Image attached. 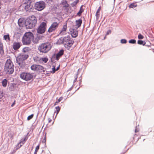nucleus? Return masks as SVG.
<instances>
[{
	"instance_id": "nucleus-1",
	"label": "nucleus",
	"mask_w": 154,
	"mask_h": 154,
	"mask_svg": "<svg viewBox=\"0 0 154 154\" xmlns=\"http://www.w3.org/2000/svg\"><path fill=\"white\" fill-rule=\"evenodd\" d=\"M37 23L36 17L32 16L26 19L25 22V25L27 28L32 29L34 27Z\"/></svg>"
},
{
	"instance_id": "nucleus-2",
	"label": "nucleus",
	"mask_w": 154,
	"mask_h": 154,
	"mask_svg": "<svg viewBox=\"0 0 154 154\" xmlns=\"http://www.w3.org/2000/svg\"><path fill=\"white\" fill-rule=\"evenodd\" d=\"M4 71L6 74H11L13 73L14 72L13 64L10 59L7 60L5 63Z\"/></svg>"
},
{
	"instance_id": "nucleus-3",
	"label": "nucleus",
	"mask_w": 154,
	"mask_h": 154,
	"mask_svg": "<svg viewBox=\"0 0 154 154\" xmlns=\"http://www.w3.org/2000/svg\"><path fill=\"white\" fill-rule=\"evenodd\" d=\"M52 45L51 43L47 42L42 44L38 48L39 51L43 53H47L51 50Z\"/></svg>"
},
{
	"instance_id": "nucleus-4",
	"label": "nucleus",
	"mask_w": 154,
	"mask_h": 154,
	"mask_svg": "<svg viewBox=\"0 0 154 154\" xmlns=\"http://www.w3.org/2000/svg\"><path fill=\"white\" fill-rule=\"evenodd\" d=\"M33 34L30 32H26L23 37L22 42L24 45H29L30 44L33 39Z\"/></svg>"
},
{
	"instance_id": "nucleus-5",
	"label": "nucleus",
	"mask_w": 154,
	"mask_h": 154,
	"mask_svg": "<svg viewBox=\"0 0 154 154\" xmlns=\"http://www.w3.org/2000/svg\"><path fill=\"white\" fill-rule=\"evenodd\" d=\"M29 57L27 54H20L16 58L17 63L21 68L24 67L25 63L24 61L27 59Z\"/></svg>"
},
{
	"instance_id": "nucleus-6",
	"label": "nucleus",
	"mask_w": 154,
	"mask_h": 154,
	"mask_svg": "<svg viewBox=\"0 0 154 154\" xmlns=\"http://www.w3.org/2000/svg\"><path fill=\"white\" fill-rule=\"evenodd\" d=\"M60 40L62 41V43L66 48L71 47L74 42L69 36L65 37L62 39H60Z\"/></svg>"
},
{
	"instance_id": "nucleus-7",
	"label": "nucleus",
	"mask_w": 154,
	"mask_h": 154,
	"mask_svg": "<svg viewBox=\"0 0 154 154\" xmlns=\"http://www.w3.org/2000/svg\"><path fill=\"white\" fill-rule=\"evenodd\" d=\"M31 69L33 71L39 72H45L44 67L41 65L33 64L31 66Z\"/></svg>"
},
{
	"instance_id": "nucleus-8",
	"label": "nucleus",
	"mask_w": 154,
	"mask_h": 154,
	"mask_svg": "<svg viewBox=\"0 0 154 154\" xmlns=\"http://www.w3.org/2000/svg\"><path fill=\"white\" fill-rule=\"evenodd\" d=\"M33 77L32 74L24 72H22L20 75V77L21 78L26 81L31 80Z\"/></svg>"
},
{
	"instance_id": "nucleus-9",
	"label": "nucleus",
	"mask_w": 154,
	"mask_h": 154,
	"mask_svg": "<svg viewBox=\"0 0 154 154\" xmlns=\"http://www.w3.org/2000/svg\"><path fill=\"white\" fill-rule=\"evenodd\" d=\"M35 9L38 11H41L44 9L45 7V4L43 1L36 2L35 5Z\"/></svg>"
},
{
	"instance_id": "nucleus-10",
	"label": "nucleus",
	"mask_w": 154,
	"mask_h": 154,
	"mask_svg": "<svg viewBox=\"0 0 154 154\" xmlns=\"http://www.w3.org/2000/svg\"><path fill=\"white\" fill-rule=\"evenodd\" d=\"M24 5V9L26 11H30L33 8V3L31 0H28Z\"/></svg>"
},
{
	"instance_id": "nucleus-11",
	"label": "nucleus",
	"mask_w": 154,
	"mask_h": 154,
	"mask_svg": "<svg viewBox=\"0 0 154 154\" xmlns=\"http://www.w3.org/2000/svg\"><path fill=\"white\" fill-rule=\"evenodd\" d=\"M46 23L44 22H42L37 29L38 33L40 34H42L44 33L46 31Z\"/></svg>"
},
{
	"instance_id": "nucleus-12",
	"label": "nucleus",
	"mask_w": 154,
	"mask_h": 154,
	"mask_svg": "<svg viewBox=\"0 0 154 154\" xmlns=\"http://www.w3.org/2000/svg\"><path fill=\"white\" fill-rule=\"evenodd\" d=\"M59 23L57 22H54L51 24L48 30V32L51 33L54 32L59 26Z\"/></svg>"
},
{
	"instance_id": "nucleus-13",
	"label": "nucleus",
	"mask_w": 154,
	"mask_h": 154,
	"mask_svg": "<svg viewBox=\"0 0 154 154\" xmlns=\"http://www.w3.org/2000/svg\"><path fill=\"white\" fill-rule=\"evenodd\" d=\"M69 30L72 37L75 38L77 36L78 32L76 29L70 28Z\"/></svg>"
},
{
	"instance_id": "nucleus-14",
	"label": "nucleus",
	"mask_w": 154,
	"mask_h": 154,
	"mask_svg": "<svg viewBox=\"0 0 154 154\" xmlns=\"http://www.w3.org/2000/svg\"><path fill=\"white\" fill-rule=\"evenodd\" d=\"M48 59L47 57H44L38 58V61L40 63H46L48 61Z\"/></svg>"
},
{
	"instance_id": "nucleus-15",
	"label": "nucleus",
	"mask_w": 154,
	"mask_h": 154,
	"mask_svg": "<svg viewBox=\"0 0 154 154\" xmlns=\"http://www.w3.org/2000/svg\"><path fill=\"white\" fill-rule=\"evenodd\" d=\"M63 52L64 51L63 50H60L57 54L54 55V57H55L56 60H58L60 57L63 55Z\"/></svg>"
},
{
	"instance_id": "nucleus-16",
	"label": "nucleus",
	"mask_w": 154,
	"mask_h": 154,
	"mask_svg": "<svg viewBox=\"0 0 154 154\" xmlns=\"http://www.w3.org/2000/svg\"><path fill=\"white\" fill-rule=\"evenodd\" d=\"M13 48L15 50L18 49L20 47V43L19 42H14L13 45Z\"/></svg>"
},
{
	"instance_id": "nucleus-17",
	"label": "nucleus",
	"mask_w": 154,
	"mask_h": 154,
	"mask_svg": "<svg viewBox=\"0 0 154 154\" xmlns=\"http://www.w3.org/2000/svg\"><path fill=\"white\" fill-rule=\"evenodd\" d=\"M27 138L25 137L23 139H21L20 143L17 145L18 149L21 147L24 144L25 142L27 140Z\"/></svg>"
},
{
	"instance_id": "nucleus-18",
	"label": "nucleus",
	"mask_w": 154,
	"mask_h": 154,
	"mask_svg": "<svg viewBox=\"0 0 154 154\" xmlns=\"http://www.w3.org/2000/svg\"><path fill=\"white\" fill-rule=\"evenodd\" d=\"M82 20L81 19L76 20L75 26L77 28L81 26L82 23Z\"/></svg>"
},
{
	"instance_id": "nucleus-19",
	"label": "nucleus",
	"mask_w": 154,
	"mask_h": 154,
	"mask_svg": "<svg viewBox=\"0 0 154 154\" xmlns=\"http://www.w3.org/2000/svg\"><path fill=\"white\" fill-rule=\"evenodd\" d=\"M0 54L2 55L4 54V50L2 43L0 42Z\"/></svg>"
},
{
	"instance_id": "nucleus-20",
	"label": "nucleus",
	"mask_w": 154,
	"mask_h": 154,
	"mask_svg": "<svg viewBox=\"0 0 154 154\" xmlns=\"http://www.w3.org/2000/svg\"><path fill=\"white\" fill-rule=\"evenodd\" d=\"M100 9L101 7L100 6L96 12L95 16H96V18L97 19H98L99 17Z\"/></svg>"
},
{
	"instance_id": "nucleus-21",
	"label": "nucleus",
	"mask_w": 154,
	"mask_h": 154,
	"mask_svg": "<svg viewBox=\"0 0 154 154\" xmlns=\"http://www.w3.org/2000/svg\"><path fill=\"white\" fill-rule=\"evenodd\" d=\"M83 7V5L81 6L79 11L77 14V15L79 16H80L82 13L84 11V9L82 8Z\"/></svg>"
},
{
	"instance_id": "nucleus-22",
	"label": "nucleus",
	"mask_w": 154,
	"mask_h": 154,
	"mask_svg": "<svg viewBox=\"0 0 154 154\" xmlns=\"http://www.w3.org/2000/svg\"><path fill=\"white\" fill-rule=\"evenodd\" d=\"M67 28V26L66 24L63 25L60 31V33L65 32L66 31Z\"/></svg>"
},
{
	"instance_id": "nucleus-23",
	"label": "nucleus",
	"mask_w": 154,
	"mask_h": 154,
	"mask_svg": "<svg viewBox=\"0 0 154 154\" xmlns=\"http://www.w3.org/2000/svg\"><path fill=\"white\" fill-rule=\"evenodd\" d=\"M24 20L22 18H20L18 20V23L19 26H22L23 25Z\"/></svg>"
},
{
	"instance_id": "nucleus-24",
	"label": "nucleus",
	"mask_w": 154,
	"mask_h": 154,
	"mask_svg": "<svg viewBox=\"0 0 154 154\" xmlns=\"http://www.w3.org/2000/svg\"><path fill=\"white\" fill-rule=\"evenodd\" d=\"M7 80L6 79H5L2 81V86L3 87H5L7 85Z\"/></svg>"
},
{
	"instance_id": "nucleus-25",
	"label": "nucleus",
	"mask_w": 154,
	"mask_h": 154,
	"mask_svg": "<svg viewBox=\"0 0 154 154\" xmlns=\"http://www.w3.org/2000/svg\"><path fill=\"white\" fill-rule=\"evenodd\" d=\"M30 50L31 49L29 47H26L23 49V52L24 53L28 52H29Z\"/></svg>"
},
{
	"instance_id": "nucleus-26",
	"label": "nucleus",
	"mask_w": 154,
	"mask_h": 154,
	"mask_svg": "<svg viewBox=\"0 0 154 154\" xmlns=\"http://www.w3.org/2000/svg\"><path fill=\"white\" fill-rule=\"evenodd\" d=\"M4 39L7 41H10V38L9 35H4Z\"/></svg>"
},
{
	"instance_id": "nucleus-27",
	"label": "nucleus",
	"mask_w": 154,
	"mask_h": 154,
	"mask_svg": "<svg viewBox=\"0 0 154 154\" xmlns=\"http://www.w3.org/2000/svg\"><path fill=\"white\" fill-rule=\"evenodd\" d=\"M137 4L135 3H133L130 4L129 7L130 8H133L137 7Z\"/></svg>"
},
{
	"instance_id": "nucleus-28",
	"label": "nucleus",
	"mask_w": 154,
	"mask_h": 154,
	"mask_svg": "<svg viewBox=\"0 0 154 154\" xmlns=\"http://www.w3.org/2000/svg\"><path fill=\"white\" fill-rule=\"evenodd\" d=\"M62 4L63 5H65L64 6L67 7L69 6V5L67 4V2L66 0H63L62 1Z\"/></svg>"
},
{
	"instance_id": "nucleus-29",
	"label": "nucleus",
	"mask_w": 154,
	"mask_h": 154,
	"mask_svg": "<svg viewBox=\"0 0 154 154\" xmlns=\"http://www.w3.org/2000/svg\"><path fill=\"white\" fill-rule=\"evenodd\" d=\"M55 109H56V112H55V113L56 112V116L58 113L59 112V111H60V107L59 106H57L55 107Z\"/></svg>"
},
{
	"instance_id": "nucleus-30",
	"label": "nucleus",
	"mask_w": 154,
	"mask_h": 154,
	"mask_svg": "<svg viewBox=\"0 0 154 154\" xmlns=\"http://www.w3.org/2000/svg\"><path fill=\"white\" fill-rule=\"evenodd\" d=\"M63 99V97H60L58 99V100L54 104V106H55L58 104V103H59Z\"/></svg>"
},
{
	"instance_id": "nucleus-31",
	"label": "nucleus",
	"mask_w": 154,
	"mask_h": 154,
	"mask_svg": "<svg viewBox=\"0 0 154 154\" xmlns=\"http://www.w3.org/2000/svg\"><path fill=\"white\" fill-rule=\"evenodd\" d=\"M137 43L139 45H144L146 44L145 42H143L142 40H138L137 41Z\"/></svg>"
},
{
	"instance_id": "nucleus-32",
	"label": "nucleus",
	"mask_w": 154,
	"mask_h": 154,
	"mask_svg": "<svg viewBox=\"0 0 154 154\" xmlns=\"http://www.w3.org/2000/svg\"><path fill=\"white\" fill-rule=\"evenodd\" d=\"M129 42L131 44H135L136 43V41L134 39H131L129 41Z\"/></svg>"
},
{
	"instance_id": "nucleus-33",
	"label": "nucleus",
	"mask_w": 154,
	"mask_h": 154,
	"mask_svg": "<svg viewBox=\"0 0 154 154\" xmlns=\"http://www.w3.org/2000/svg\"><path fill=\"white\" fill-rule=\"evenodd\" d=\"M34 115L33 114H32L31 115H30L27 118V119L28 120H29L31 119H32Z\"/></svg>"
},
{
	"instance_id": "nucleus-34",
	"label": "nucleus",
	"mask_w": 154,
	"mask_h": 154,
	"mask_svg": "<svg viewBox=\"0 0 154 154\" xmlns=\"http://www.w3.org/2000/svg\"><path fill=\"white\" fill-rule=\"evenodd\" d=\"M46 140V134H45L44 137V138L42 141V142L43 143H45Z\"/></svg>"
},
{
	"instance_id": "nucleus-35",
	"label": "nucleus",
	"mask_w": 154,
	"mask_h": 154,
	"mask_svg": "<svg viewBox=\"0 0 154 154\" xmlns=\"http://www.w3.org/2000/svg\"><path fill=\"white\" fill-rule=\"evenodd\" d=\"M78 2L77 1H75L71 4V5L72 7H74L77 4Z\"/></svg>"
},
{
	"instance_id": "nucleus-36",
	"label": "nucleus",
	"mask_w": 154,
	"mask_h": 154,
	"mask_svg": "<svg viewBox=\"0 0 154 154\" xmlns=\"http://www.w3.org/2000/svg\"><path fill=\"white\" fill-rule=\"evenodd\" d=\"M52 71H51V72L53 73H54L55 72L57 71L56 69L55 68V66H53V67L52 69Z\"/></svg>"
},
{
	"instance_id": "nucleus-37",
	"label": "nucleus",
	"mask_w": 154,
	"mask_h": 154,
	"mask_svg": "<svg viewBox=\"0 0 154 154\" xmlns=\"http://www.w3.org/2000/svg\"><path fill=\"white\" fill-rule=\"evenodd\" d=\"M144 38L143 36L141 34H139L138 35V38L139 39H142Z\"/></svg>"
},
{
	"instance_id": "nucleus-38",
	"label": "nucleus",
	"mask_w": 154,
	"mask_h": 154,
	"mask_svg": "<svg viewBox=\"0 0 154 154\" xmlns=\"http://www.w3.org/2000/svg\"><path fill=\"white\" fill-rule=\"evenodd\" d=\"M121 42L122 43L125 44L126 43L127 40L125 39H122L121 40Z\"/></svg>"
},
{
	"instance_id": "nucleus-39",
	"label": "nucleus",
	"mask_w": 154,
	"mask_h": 154,
	"mask_svg": "<svg viewBox=\"0 0 154 154\" xmlns=\"http://www.w3.org/2000/svg\"><path fill=\"white\" fill-rule=\"evenodd\" d=\"M39 148V145H38L36 146L35 148V152L36 153L38 150Z\"/></svg>"
},
{
	"instance_id": "nucleus-40",
	"label": "nucleus",
	"mask_w": 154,
	"mask_h": 154,
	"mask_svg": "<svg viewBox=\"0 0 154 154\" xmlns=\"http://www.w3.org/2000/svg\"><path fill=\"white\" fill-rule=\"evenodd\" d=\"M111 32V30H109L106 32V35H108L109 34H110Z\"/></svg>"
},
{
	"instance_id": "nucleus-41",
	"label": "nucleus",
	"mask_w": 154,
	"mask_h": 154,
	"mask_svg": "<svg viewBox=\"0 0 154 154\" xmlns=\"http://www.w3.org/2000/svg\"><path fill=\"white\" fill-rule=\"evenodd\" d=\"M48 122L49 123L51 122V121H52V119L50 118H48Z\"/></svg>"
},
{
	"instance_id": "nucleus-42",
	"label": "nucleus",
	"mask_w": 154,
	"mask_h": 154,
	"mask_svg": "<svg viewBox=\"0 0 154 154\" xmlns=\"http://www.w3.org/2000/svg\"><path fill=\"white\" fill-rule=\"evenodd\" d=\"M77 78V76H75V79L74 80V81L73 82H75L76 81Z\"/></svg>"
},
{
	"instance_id": "nucleus-43",
	"label": "nucleus",
	"mask_w": 154,
	"mask_h": 154,
	"mask_svg": "<svg viewBox=\"0 0 154 154\" xmlns=\"http://www.w3.org/2000/svg\"><path fill=\"white\" fill-rule=\"evenodd\" d=\"M15 101H14V102H13V103L11 105V106L12 107L13 106H14V105L15 104Z\"/></svg>"
},
{
	"instance_id": "nucleus-44",
	"label": "nucleus",
	"mask_w": 154,
	"mask_h": 154,
	"mask_svg": "<svg viewBox=\"0 0 154 154\" xmlns=\"http://www.w3.org/2000/svg\"><path fill=\"white\" fill-rule=\"evenodd\" d=\"M138 131V130L136 128L135 130V132H137Z\"/></svg>"
},
{
	"instance_id": "nucleus-45",
	"label": "nucleus",
	"mask_w": 154,
	"mask_h": 154,
	"mask_svg": "<svg viewBox=\"0 0 154 154\" xmlns=\"http://www.w3.org/2000/svg\"><path fill=\"white\" fill-rule=\"evenodd\" d=\"M59 68H60V67H59V66H58V67L57 68V69H56V70H57H57H58L59 69Z\"/></svg>"
},
{
	"instance_id": "nucleus-46",
	"label": "nucleus",
	"mask_w": 154,
	"mask_h": 154,
	"mask_svg": "<svg viewBox=\"0 0 154 154\" xmlns=\"http://www.w3.org/2000/svg\"><path fill=\"white\" fill-rule=\"evenodd\" d=\"M54 122H53V123L52 124V125L53 124Z\"/></svg>"
}]
</instances>
